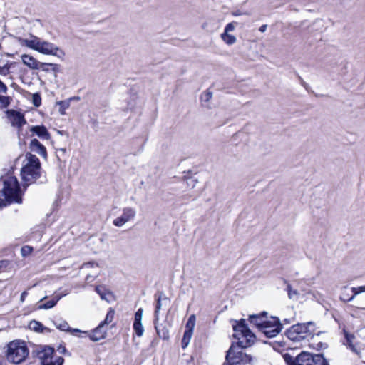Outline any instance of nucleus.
Instances as JSON below:
<instances>
[{"mask_svg": "<svg viewBox=\"0 0 365 365\" xmlns=\"http://www.w3.org/2000/svg\"><path fill=\"white\" fill-rule=\"evenodd\" d=\"M233 329L236 332L235 337L238 339L236 344H232L227 351L226 362L224 365H245L252 361V357L242 351L243 348L250 346L255 341V336L247 327L244 319L235 322Z\"/></svg>", "mask_w": 365, "mask_h": 365, "instance_id": "f257e3e1", "label": "nucleus"}, {"mask_svg": "<svg viewBox=\"0 0 365 365\" xmlns=\"http://www.w3.org/2000/svg\"><path fill=\"white\" fill-rule=\"evenodd\" d=\"M31 39L19 38V41L21 46H26L33 50L45 55H52L63 58L65 56V52L55 46L53 43L41 41L40 38L36 36L31 35Z\"/></svg>", "mask_w": 365, "mask_h": 365, "instance_id": "f03ea898", "label": "nucleus"}, {"mask_svg": "<svg viewBox=\"0 0 365 365\" xmlns=\"http://www.w3.org/2000/svg\"><path fill=\"white\" fill-rule=\"evenodd\" d=\"M2 180V178H0ZM4 187L1 192L4 196V202L7 205L11 203H21L22 202V192L19 183V181L16 177L9 176L3 179Z\"/></svg>", "mask_w": 365, "mask_h": 365, "instance_id": "7ed1b4c3", "label": "nucleus"}, {"mask_svg": "<svg viewBox=\"0 0 365 365\" xmlns=\"http://www.w3.org/2000/svg\"><path fill=\"white\" fill-rule=\"evenodd\" d=\"M316 331L315 324L312 322L307 323H298L292 325L286 331L287 338L295 342L312 339Z\"/></svg>", "mask_w": 365, "mask_h": 365, "instance_id": "20e7f679", "label": "nucleus"}, {"mask_svg": "<svg viewBox=\"0 0 365 365\" xmlns=\"http://www.w3.org/2000/svg\"><path fill=\"white\" fill-rule=\"evenodd\" d=\"M28 355L29 349L25 341L16 340L8 344L6 356L9 361L19 364L22 363Z\"/></svg>", "mask_w": 365, "mask_h": 365, "instance_id": "39448f33", "label": "nucleus"}, {"mask_svg": "<svg viewBox=\"0 0 365 365\" xmlns=\"http://www.w3.org/2000/svg\"><path fill=\"white\" fill-rule=\"evenodd\" d=\"M21 175L24 182L23 187L26 189L29 185L35 183L38 180L39 183L46 181L45 176H42L41 168L24 165L21 170Z\"/></svg>", "mask_w": 365, "mask_h": 365, "instance_id": "423d86ee", "label": "nucleus"}, {"mask_svg": "<svg viewBox=\"0 0 365 365\" xmlns=\"http://www.w3.org/2000/svg\"><path fill=\"white\" fill-rule=\"evenodd\" d=\"M327 361L322 354H313L302 351L296 356L294 365H325Z\"/></svg>", "mask_w": 365, "mask_h": 365, "instance_id": "0eeeda50", "label": "nucleus"}, {"mask_svg": "<svg viewBox=\"0 0 365 365\" xmlns=\"http://www.w3.org/2000/svg\"><path fill=\"white\" fill-rule=\"evenodd\" d=\"M282 325L277 317H271V319L264 324L260 330L267 338L276 336L282 330Z\"/></svg>", "mask_w": 365, "mask_h": 365, "instance_id": "6e6552de", "label": "nucleus"}, {"mask_svg": "<svg viewBox=\"0 0 365 365\" xmlns=\"http://www.w3.org/2000/svg\"><path fill=\"white\" fill-rule=\"evenodd\" d=\"M6 114L11 125L16 127L19 131L21 129L22 126L26 123L24 115L19 111L13 109L7 110Z\"/></svg>", "mask_w": 365, "mask_h": 365, "instance_id": "1a4fd4ad", "label": "nucleus"}, {"mask_svg": "<svg viewBox=\"0 0 365 365\" xmlns=\"http://www.w3.org/2000/svg\"><path fill=\"white\" fill-rule=\"evenodd\" d=\"M136 212L135 209L132 207H124L123 209V213L120 217H118L115 218L113 224L116 227H122L127 222L134 219L135 217Z\"/></svg>", "mask_w": 365, "mask_h": 365, "instance_id": "9d476101", "label": "nucleus"}, {"mask_svg": "<svg viewBox=\"0 0 365 365\" xmlns=\"http://www.w3.org/2000/svg\"><path fill=\"white\" fill-rule=\"evenodd\" d=\"M249 321L251 324L256 326V327H257L260 331L262 327H264V324H267V322L269 321L267 319V312H262L259 314L250 315L249 317Z\"/></svg>", "mask_w": 365, "mask_h": 365, "instance_id": "9b49d317", "label": "nucleus"}, {"mask_svg": "<svg viewBox=\"0 0 365 365\" xmlns=\"http://www.w3.org/2000/svg\"><path fill=\"white\" fill-rule=\"evenodd\" d=\"M83 333L88 335L91 341H98L106 337V330L105 327L100 323L98 326L95 328L91 333H88V331H83Z\"/></svg>", "mask_w": 365, "mask_h": 365, "instance_id": "f8f14e48", "label": "nucleus"}, {"mask_svg": "<svg viewBox=\"0 0 365 365\" xmlns=\"http://www.w3.org/2000/svg\"><path fill=\"white\" fill-rule=\"evenodd\" d=\"M30 149L40 155L44 158L47 157V151L43 145H42L37 139L34 138L31 140L30 143Z\"/></svg>", "mask_w": 365, "mask_h": 365, "instance_id": "ddd939ff", "label": "nucleus"}, {"mask_svg": "<svg viewBox=\"0 0 365 365\" xmlns=\"http://www.w3.org/2000/svg\"><path fill=\"white\" fill-rule=\"evenodd\" d=\"M30 131L43 140H49L51 138V134L43 125L32 126L30 128Z\"/></svg>", "mask_w": 365, "mask_h": 365, "instance_id": "4468645a", "label": "nucleus"}, {"mask_svg": "<svg viewBox=\"0 0 365 365\" xmlns=\"http://www.w3.org/2000/svg\"><path fill=\"white\" fill-rule=\"evenodd\" d=\"M155 297H157L156 298L157 302H156L154 317H155V321H158L159 320V312L163 305V302H169L170 300H169L168 297H167L163 292H160L158 294H155Z\"/></svg>", "mask_w": 365, "mask_h": 365, "instance_id": "2eb2a0df", "label": "nucleus"}, {"mask_svg": "<svg viewBox=\"0 0 365 365\" xmlns=\"http://www.w3.org/2000/svg\"><path fill=\"white\" fill-rule=\"evenodd\" d=\"M54 352V349L50 346L44 347L41 351L38 353V357L41 360V365H43L46 363H49L48 360L52 357Z\"/></svg>", "mask_w": 365, "mask_h": 365, "instance_id": "dca6fc26", "label": "nucleus"}, {"mask_svg": "<svg viewBox=\"0 0 365 365\" xmlns=\"http://www.w3.org/2000/svg\"><path fill=\"white\" fill-rule=\"evenodd\" d=\"M158 321L154 320L155 329L158 336L163 340L169 339V331L165 324H158Z\"/></svg>", "mask_w": 365, "mask_h": 365, "instance_id": "f3484780", "label": "nucleus"}, {"mask_svg": "<svg viewBox=\"0 0 365 365\" xmlns=\"http://www.w3.org/2000/svg\"><path fill=\"white\" fill-rule=\"evenodd\" d=\"M21 59L24 64L27 66L29 68L34 70L39 69V62L33 56L27 54H23L21 56Z\"/></svg>", "mask_w": 365, "mask_h": 365, "instance_id": "a211bd4d", "label": "nucleus"}, {"mask_svg": "<svg viewBox=\"0 0 365 365\" xmlns=\"http://www.w3.org/2000/svg\"><path fill=\"white\" fill-rule=\"evenodd\" d=\"M29 327L31 330H33L38 333H42L43 331L51 332V329L44 327L40 322L32 320L30 322Z\"/></svg>", "mask_w": 365, "mask_h": 365, "instance_id": "6ab92c4d", "label": "nucleus"}, {"mask_svg": "<svg viewBox=\"0 0 365 365\" xmlns=\"http://www.w3.org/2000/svg\"><path fill=\"white\" fill-rule=\"evenodd\" d=\"M26 158L27 163L25 165L41 168L40 160L35 155L28 153L26 155Z\"/></svg>", "mask_w": 365, "mask_h": 365, "instance_id": "aec40b11", "label": "nucleus"}, {"mask_svg": "<svg viewBox=\"0 0 365 365\" xmlns=\"http://www.w3.org/2000/svg\"><path fill=\"white\" fill-rule=\"evenodd\" d=\"M351 289L347 286H344L341 288V294L339 299L344 302H349L354 299V296L350 295Z\"/></svg>", "mask_w": 365, "mask_h": 365, "instance_id": "412c9836", "label": "nucleus"}, {"mask_svg": "<svg viewBox=\"0 0 365 365\" xmlns=\"http://www.w3.org/2000/svg\"><path fill=\"white\" fill-rule=\"evenodd\" d=\"M344 336L346 339V345H347L353 351H356V345L354 344V341L355 339V336L351 334H349L347 331L344 330Z\"/></svg>", "mask_w": 365, "mask_h": 365, "instance_id": "4be33fe9", "label": "nucleus"}, {"mask_svg": "<svg viewBox=\"0 0 365 365\" xmlns=\"http://www.w3.org/2000/svg\"><path fill=\"white\" fill-rule=\"evenodd\" d=\"M61 299L60 296H56L52 299L46 302L44 304H40L38 306V309H48L51 308H53L58 302V300Z\"/></svg>", "mask_w": 365, "mask_h": 365, "instance_id": "5701e85b", "label": "nucleus"}, {"mask_svg": "<svg viewBox=\"0 0 365 365\" xmlns=\"http://www.w3.org/2000/svg\"><path fill=\"white\" fill-rule=\"evenodd\" d=\"M196 317L195 314H191L187 319V322L185 324V330L186 332L193 333V329L195 325Z\"/></svg>", "mask_w": 365, "mask_h": 365, "instance_id": "b1692460", "label": "nucleus"}, {"mask_svg": "<svg viewBox=\"0 0 365 365\" xmlns=\"http://www.w3.org/2000/svg\"><path fill=\"white\" fill-rule=\"evenodd\" d=\"M283 280H284V283L287 285V291L288 293V297L290 299H297L299 296V292L297 290H294L292 289V286L287 282V280H286L284 279Z\"/></svg>", "mask_w": 365, "mask_h": 365, "instance_id": "393cba45", "label": "nucleus"}, {"mask_svg": "<svg viewBox=\"0 0 365 365\" xmlns=\"http://www.w3.org/2000/svg\"><path fill=\"white\" fill-rule=\"evenodd\" d=\"M95 290L100 295L101 299L108 301V299L106 298V295L111 294V292L107 290L104 286H96Z\"/></svg>", "mask_w": 365, "mask_h": 365, "instance_id": "a878e982", "label": "nucleus"}, {"mask_svg": "<svg viewBox=\"0 0 365 365\" xmlns=\"http://www.w3.org/2000/svg\"><path fill=\"white\" fill-rule=\"evenodd\" d=\"M222 39L227 43V45H232L234 44L237 39L235 36L233 35L229 34L228 33L223 32L221 34Z\"/></svg>", "mask_w": 365, "mask_h": 365, "instance_id": "bb28decb", "label": "nucleus"}, {"mask_svg": "<svg viewBox=\"0 0 365 365\" xmlns=\"http://www.w3.org/2000/svg\"><path fill=\"white\" fill-rule=\"evenodd\" d=\"M114 316L115 310L110 308L107 312L105 319L103 322H101V324H103V326L104 327L105 325L109 324L113 320Z\"/></svg>", "mask_w": 365, "mask_h": 365, "instance_id": "cd10ccee", "label": "nucleus"}, {"mask_svg": "<svg viewBox=\"0 0 365 365\" xmlns=\"http://www.w3.org/2000/svg\"><path fill=\"white\" fill-rule=\"evenodd\" d=\"M192 333L186 332V331L184 332L183 337H182V341H181V346L183 349H185L188 346V344L190 341V339L192 338Z\"/></svg>", "mask_w": 365, "mask_h": 365, "instance_id": "c85d7f7f", "label": "nucleus"}, {"mask_svg": "<svg viewBox=\"0 0 365 365\" xmlns=\"http://www.w3.org/2000/svg\"><path fill=\"white\" fill-rule=\"evenodd\" d=\"M133 330L138 337L142 336L144 333V328L142 322H133Z\"/></svg>", "mask_w": 365, "mask_h": 365, "instance_id": "c756f323", "label": "nucleus"}, {"mask_svg": "<svg viewBox=\"0 0 365 365\" xmlns=\"http://www.w3.org/2000/svg\"><path fill=\"white\" fill-rule=\"evenodd\" d=\"M56 327L61 331H68L69 329V325L66 321L61 320L59 322H53Z\"/></svg>", "mask_w": 365, "mask_h": 365, "instance_id": "7c9ffc66", "label": "nucleus"}, {"mask_svg": "<svg viewBox=\"0 0 365 365\" xmlns=\"http://www.w3.org/2000/svg\"><path fill=\"white\" fill-rule=\"evenodd\" d=\"M57 104L59 105V106H60L59 107V113L61 115H64L65 110L68 108V107L70 106V103L68 101H61L58 102Z\"/></svg>", "mask_w": 365, "mask_h": 365, "instance_id": "2f4dec72", "label": "nucleus"}, {"mask_svg": "<svg viewBox=\"0 0 365 365\" xmlns=\"http://www.w3.org/2000/svg\"><path fill=\"white\" fill-rule=\"evenodd\" d=\"M283 358L287 365H294L296 364V357L292 356L288 353L283 354Z\"/></svg>", "mask_w": 365, "mask_h": 365, "instance_id": "473e14b6", "label": "nucleus"}, {"mask_svg": "<svg viewBox=\"0 0 365 365\" xmlns=\"http://www.w3.org/2000/svg\"><path fill=\"white\" fill-rule=\"evenodd\" d=\"M32 103L34 106L39 107L41 104V97L39 93H35L32 96Z\"/></svg>", "mask_w": 365, "mask_h": 365, "instance_id": "72a5a7b5", "label": "nucleus"}, {"mask_svg": "<svg viewBox=\"0 0 365 365\" xmlns=\"http://www.w3.org/2000/svg\"><path fill=\"white\" fill-rule=\"evenodd\" d=\"M11 98L9 96H4L0 95V103L2 104L3 108H7L11 103Z\"/></svg>", "mask_w": 365, "mask_h": 365, "instance_id": "f704fd0d", "label": "nucleus"}, {"mask_svg": "<svg viewBox=\"0 0 365 365\" xmlns=\"http://www.w3.org/2000/svg\"><path fill=\"white\" fill-rule=\"evenodd\" d=\"M32 251L33 247L28 245L22 247L21 249V253L24 257L29 255L32 252Z\"/></svg>", "mask_w": 365, "mask_h": 365, "instance_id": "c9c22d12", "label": "nucleus"}, {"mask_svg": "<svg viewBox=\"0 0 365 365\" xmlns=\"http://www.w3.org/2000/svg\"><path fill=\"white\" fill-rule=\"evenodd\" d=\"M143 313V308H139L135 313L134 322H142Z\"/></svg>", "mask_w": 365, "mask_h": 365, "instance_id": "e433bc0d", "label": "nucleus"}, {"mask_svg": "<svg viewBox=\"0 0 365 365\" xmlns=\"http://www.w3.org/2000/svg\"><path fill=\"white\" fill-rule=\"evenodd\" d=\"M351 292L353 293L352 296H354V298L356 297V295L365 292V287H352L350 289Z\"/></svg>", "mask_w": 365, "mask_h": 365, "instance_id": "4c0bfd02", "label": "nucleus"}, {"mask_svg": "<svg viewBox=\"0 0 365 365\" xmlns=\"http://www.w3.org/2000/svg\"><path fill=\"white\" fill-rule=\"evenodd\" d=\"M57 350L58 351L59 353H61L62 354L66 355L68 354V355H71V354L68 353V351H67L66 348L65 347V346H63L62 344L59 345Z\"/></svg>", "mask_w": 365, "mask_h": 365, "instance_id": "58836bf2", "label": "nucleus"}, {"mask_svg": "<svg viewBox=\"0 0 365 365\" xmlns=\"http://www.w3.org/2000/svg\"><path fill=\"white\" fill-rule=\"evenodd\" d=\"M49 63H41L39 62V69L43 71H48Z\"/></svg>", "mask_w": 365, "mask_h": 365, "instance_id": "ea45409f", "label": "nucleus"}, {"mask_svg": "<svg viewBox=\"0 0 365 365\" xmlns=\"http://www.w3.org/2000/svg\"><path fill=\"white\" fill-rule=\"evenodd\" d=\"M235 29V24L233 22L232 23H229L226 26H225V33H228L230 31H232L233 30Z\"/></svg>", "mask_w": 365, "mask_h": 365, "instance_id": "a19ab883", "label": "nucleus"}, {"mask_svg": "<svg viewBox=\"0 0 365 365\" xmlns=\"http://www.w3.org/2000/svg\"><path fill=\"white\" fill-rule=\"evenodd\" d=\"M49 66L54 73H58L60 71V65L58 64L49 63Z\"/></svg>", "mask_w": 365, "mask_h": 365, "instance_id": "79ce46f5", "label": "nucleus"}, {"mask_svg": "<svg viewBox=\"0 0 365 365\" xmlns=\"http://www.w3.org/2000/svg\"><path fill=\"white\" fill-rule=\"evenodd\" d=\"M9 68L7 67V66H3V67H0V74L1 75H4V76H6L9 73Z\"/></svg>", "mask_w": 365, "mask_h": 365, "instance_id": "37998d69", "label": "nucleus"}, {"mask_svg": "<svg viewBox=\"0 0 365 365\" xmlns=\"http://www.w3.org/2000/svg\"><path fill=\"white\" fill-rule=\"evenodd\" d=\"M7 92V86L0 80V93H6Z\"/></svg>", "mask_w": 365, "mask_h": 365, "instance_id": "c03bdc74", "label": "nucleus"}, {"mask_svg": "<svg viewBox=\"0 0 365 365\" xmlns=\"http://www.w3.org/2000/svg\"><path fill=\"white\" fill-rule=\"evenodd\" d=\"M69 329L70 330H68V331L71 332L73 335H76V333H83V331H81L78 329H73V328H71L70 327H69Z\"/></svg>", "mask_w": 365, "mask_h": 365, "instance_id": "a18cd8bd", "label": "nucleus"}, {"mask_svg": "<svg viewBox=\"0 0 365 365\" xmlns=\"http://www.w3.org/2000/svg\"><path fill=\"white\" fill-rule=\"evenodd\" d=\"M358 335L360 336V337H363L365 339V327L364 328H362L361 329L359 332H358Z\"/></svg>", "mask_w": 365, "mask_h": 365, "instance_id": "49530a36", "label": "nucleus"}, {"mask_svg": "<svg viewBox=\"0 0 365 365\" xmlns=\"http://www.w3.org/2000/svg\"><path fill=\"white\" fill-rule=\"evenodd\" d=\"M28 295V292L26 291H24L21 293V297H20V299L21 302H24L26 297Z\"/></svg>", "mask_w": 365, "mask_h": 365, "instance_id": "de8ad7c7", "label": "nucleus"}, {"mask_svg": "<svg viewBox=\"0 0 365 365\" xmlns=\"http://www.w3.org/2000/svg\"><path fill=\"white\" fill-rule=\"evenodd\" d=\"M267 25L263 24L259 27V31L261 32H264L267 30Z\"/></svg>", "mask_w": 365, "mask_h": 365, "instance_id": "09e8293b", "label": "nucleus"}, {"mask_svg": "<svg viewBox=\"0 0 365 365\" xmlns=\"http://www.w3.org/2000/svg\"><path fill=\"white\" fill-rule=\"evenodd\" d=\"M6 206V203L4 202V199L0 197V207H3Z\"/></svg>", "mask_w": 365, "mask_h": 365, "instance_id": "8fccbe9b", "label": "nucleus"}, {"mask_svg": "<svg viewBox=\"0 0 365 365\" xmlns=\"http://www.w3.org/2000/svg\"><path fill=\"white\" fill-rule=\"evenodd\" d=\"M6 263H7V262H6V261H5V260H1V261H0V269H1V267H3V265H4V264H6Z\"/></svg>", "mask_w": 365, "mask_h": 365, "instance_id": "3c124183", "label": "nucleus"}, {"mask_svg": "<svg viewBox=\"0 0 365 365\" xmlns=\"http://www.w3.org/2000/svg\"><path fill=\"white\" fill-rule=\"evenodd\" d=\"M212 98V93L207 92V101Z\"/></svg>", "mask_w": 365, "mask_h": 365, "instance_id": "603ef678", "label": "nucleus"}, {"mask_svg": "<svg viewBox=\"0 0 365 365\" xmlns=\"http://www.w3.org/2000/svg\"><path fill=\"white\" fill-rule=\"evenodd\" d=\"M59 151H61L63 153H64L66 152V149H60Z\"/></svg>", "mask_w": 365, "mask_h": 365, "instance_id": "864d4df0", "label": "nucleus"}, {"mask_svg": "<svg viewBox=\"0 0 365 365\" xmlns=\"http://www.w3.org/2000/svg\"><path fill=\"white\" fill-rule=\"evenodd\" d=\"M89 279H91V277H90V275H88V276L86 277V280L88 281V280H89Z\"/></svg>", "mask_w": 365, "mask_h": 365, "instance_id": "5fc2aeb1", "label": "nucleus"}, {"mask_svg": "<svg viewBox=\"0 0 365 365\" xmlns=\"http://www.w3.org/2000/svg\"><path fill=\"white\" fill-rule=\"evenodd\" d=\"M89 279H91V277H90V275H88V276L86 277V280L88 281V280H89Z\"/></svg>", "mask_w": 365, "mask_h": 365, "instance_id": "6e6d98bb", "label": "nucleus"}, {"mask_svg": "<svg viewBox=\"0 0 365 365\" xmlns=\"http://www.w3.org/2000/svg\"><path fill=\"white\" fill-rule=\"evenodd\" d=\"M46 298V297H43V298L41 299V301H43V299H45Z\"/></svg>", "mask_w": 365, "mask_h": 365, "instance_id": "4d7b16f0", "label": "nucleus"}]
</instances>
